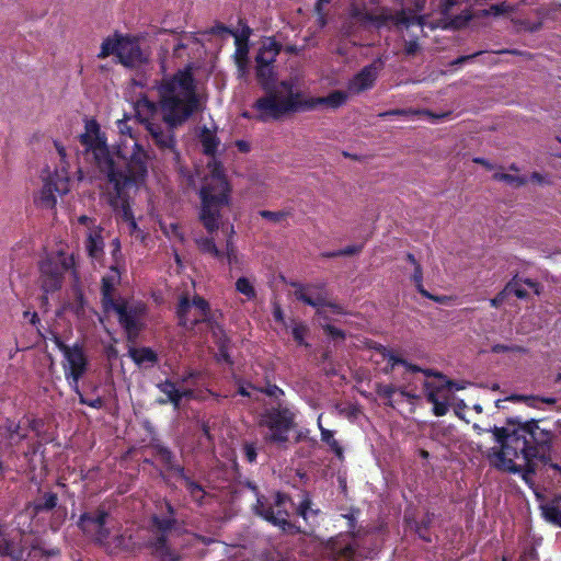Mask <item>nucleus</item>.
<instances>
[{
  "label": "nucleus",
  "instance_id": "42",
  "mask_svg": "<svg viewBox=\"0 0 561 561\" xmlns=\"http://www.w3.org/2000/svg\"><path fill=\"white\" fill-rule=\"evenodd\" d=\"M129 355L137 365H141L144 363H150L151 365H154L158 362L157 353L147 346L131 348L129 351Z\"/></svg>",
  "mask_w": 561,
  "mask_h": 561
},
{
  "label": "nucleus",
  "instance_id": "53",
  "mask_svg": "<svg viewBox=\"0 0 561 561\" xmlns=\"http://www.w3.org/2000/svg\"><path fill=\"white\" fill-rule=\"evenodd\" d=\"M308 331H309V329L304 322L295 323V325L291 329V334H293L295 342L298 345L306 346V347L309 346V344L305 340Z\"/></svg>",
  "mask_w": 561,
  "mask_h": 561
},
{
  "label": "nucleus",
  "instance_id": "17",
  "mask_svg": "<svg viewBox=\"0 0 561 561\" xmlns=\"http://www.w3.org/2000/svg\"><path fill=\"white\" fill-rule=\"evenodd\" d=\"M27 433L23 428L22 421L15 422L7 417L0 424V448H12L26 439Z\"/></svg>",
  "mask_w": 561,
  "mask_h": 561
},
{
  "label": "nucleus",
  "instance_id": "58",
  "mask_svg": "<svg viewBox=\"0 0 561 561\" xmlns=\"http://www.w3.org/2000/svg\"><path fill=\"white\" fill-rule=\"evenodd\" d=\"M311 500L309 496H306L299 504L297 508V513L299 516H301L304 519H308L309 514L311 515H318L319 510H313L311 507Z\"/></svg>",
  "mask_w": 561,
  "mask_h": 561
},
{
  "label": "nucleus",
  "instance_id": "21",
  "mask_svg": "<svg viewBox=\"0 0 561 561\" xmlns=\"http://www.w3.org/2000/svg\"><path fill=\"white\" fill-rule=\"evenodd\" d=\"M379 68L376 62L365 66L359 72H357L350 82L348 89L355 93H360L368 89H371L378 77Z\"/></svg>",
  "mask_w": 561,
  "mask_h": 561
},
{
  "label": "nucleus",
  "instance_id": "47",
  "mask_svg": "<svg viewBox=\"0 0 561 561\" xmlns=\"http://www.w3.org/2000/svg\"><path fill=\"white\" fill-rule=\"evenodd\" d=\"M515 11V7L514 5H511L508 4L507 2H500V3H495V4H491L488 9H483L481 11V15L482 16H500V15H505V14H508V13H512Z\"/></svg>",
  "mask_w": 561,
  "mask_h": 561
},
{
  "label": "nucleus",
  "instance_id": "12",
  "mask_svg": "<svg viewBox=\"0 0 561 561\" xmlns=\"http://www.w3.org/2000/svg\"><path fill=\"white\" fill-rule=\"evenodd\" d=\"M256 111L254 119L266 123L268 121H277L283 117L288 111L293 110L289 102H283L279 99L276 90L265 91V95L259 98L252 105Z\"/></svg>",
  "mask_w": 561,
  "mask_h": 561
},
{
  "label": "nucleus",
  "instance_id": "4",
  "mask_svg": "<svg viewBox=\"0 0 561 561\" xmlns=\"http://www.w3.org/2000/svg\"><path fill=\"white\" fill-rule=\"evenodd\" d=\"M201 206L198 219L208 233L216 232L222 225V210L230 206L231 185L225 174L221 162L214 168L198 191Z\"/></svg>",
  "mask_w": 561,
  "mask_h": 561
},
{
  "label": "nucleus",
  "instance_id": "60",
  "mask_svg": "<svg viewBox=\"0 0 561 561\" xmlns=\"http://www.w3.org/2000/svg\"><path fill=\"white\" fill-rule=\"evenodd\" d=\"M242 453H243V456H244V459L249 462V463H254L256 462V458H257V448H256V445L255 443H249V442H245L242 446Z\"/></svg>",
  "mask_w": 561,
  "mask_h": 561
},
{
  "label": "nucleus",
  "instance_id": "61",
  "mask_svg": "<svg viewBox=\"0 0 561 561\" xmlns=\"http://www.w3.org/2000/svg\"><path fill=\"white\" fill-rule=\"evenodd\" d=\"M192 306H194L198 310L201 317L209 313V310H210L209 302L204 297H202L199 295H195L193 297Z\"/></svg>",
  "mask_w": 561,
  "mask_h": 561
},
{
  "label": "nucleus",
  "instance_id": "35",
  "mask_svg": "<svg viewBox=\"0 0 561 561\" xmlns=\"http://www.w3.org/2000/svg\"><path fill=\"white\" fill-rule=\"evenodd\" d=\"M180 479L184 482L186 491L188 492L192 501L199 506L204 505L205 497L208 495V493L205 491L203 485L188 477L186 471L180 477Z\"/></svg>",
  "mask_w": 561,
  "mask_h": 561
},
{
  "label": "nucleus",
  "instance_id": "29",
  "mask_svg": "<svg viewBox=\"0 0 561 561\" xmlns=\"http://www.w3.org/2000/svg\"><path fill=\"white\" fill-rule=\"evenodd\" d=\"M125 35L115 32L112 36H107L101 44L100 53L98 54L99 59H105L111 55L118 57L121 46L123 44Z\"/></svg>",
  "mask_w": 561,
  "mask_h": 561
},
{
  "label": "nucleus",
  "instance_id": "50",
  "mask_svg": "<svg viewBox=\"0 0 561 561\" xmlns=\"http://www.w3.org/2000/svg\"><path fill=\"white\" fill-rule=\"evenodd\" d=\"M356 548L352 543L333 550V561H355Z\"/></svg>",
  "mask_w": 561,
  "mask_h": 561
},
{
  "label": "nucleus",
  "instance_id": "11",
  "mask_svg": "<svg viewBox=\"0 0 561 561\" xmlns=\"http://www.w3.org/2000/svg\"><path fill=\"white\" fill-rule=\"evenodd\" d=\"M289 496L282 492H276L273 504L267 503L263 495H257L256 503L253 506L255 515L261 516L266 522L283 529L289 526V514L285 508V504L289 501Z\"/></svg>",
  "mask_w": 561,
  "mask_h": 561
},
{
  "label": "nucleus",
  "instance_id": "44",
  "mask_svg": "<svg viewBox=\"0 0 561 561\" xmlns=\"http://www.w3.org/2000/svg\"><path fill=\"white\" fill-rule=\"evenodd\" d=\"M196 245L198 250L204 254H209L218 260H221L224 257V252L220 251L216 243L214 238L211 237H201L195 240Z\"/></svg>",
  "mask_w": 561,
  "mask_h": 561
},
{
  "label": "nucleus",
  "instance_id": "32",
  "mask_svg": "<svg viewBox=\"0 0 561 561\" xmlns=\"http://www.w3.org/2000/svg\"><path fill=\"white\" fill-rule=\"evenodd\" d=\"M283 102H289L291 104L293 110L288 111V113L314 110V98L306 99L301 92L294 90H290V93L283 98Z\"/></svg>",
  "mask_w": 561,
  "mask_h": 561
},
{
  "label": "nucleus",
  "instance_id": "22",
  "mask_svg": "<svg viewBox=\"0 0 561 561\" xmlns=\"http://www.w3.org/2000/svg\"><path fill=\"white\" fill-rule=\"evenodd\" d=\"M151 449L153 450L154 456L164 466L167 471L173 472L178 478L184 474V466L176 462L175 455L169 447L157 443L151 444Z\"/></svg>",
  "mask_w": 561,
  "mask_h": 561
},
{
  "label": "nucleus",
  "instance_id": "55",
  "mask_svg": "<svg viewBox=\"0 0 561 561\" xmlns=\"http://www.w3.org/2000/svg\"><path fill=\"white\" fill-rule=\"evenodd\" d=\"M249 386L255 389L256 391L264 393L271 398L280 399L282 397L285 396L284 390L275 383L267 382L265 387H254L251 383H249Z\"/></svg>",
  "mask_w": 561,
  "mask_h": 561
},
{
  "label": "nucleus",
  "instance_id": "34",
  "mask_svg": "<svg viewBox=\"0 0 561 561\" xmlns=\"http://www.w3.org/2000/svg\"><path fill=\"white\" fill-rule=\"evenodd\" d=\"M160 392L164 393L167 398H159L157 402L159 404L171 403L174 409L180 408V396L179 389L175 387V382L170 379H165L157 385Z\"/></svg>",
  "mask_w": 561,
  "mask_h": 561
},
{
  "label": "nucleus",
  "instance_id": "14",
  "mask_svg": "<svg viewBox=\"0 0 561 561\" xmlns=\"http://www.w3.org/2000/svg\"><path fill=\"white\" fill-rule=\"evenodd\" d=\"M64 364L65 378L73 392H79V381L88 370V356L84 348L79 343L72 345V350L65 356Z\"/></svg>",
  "mask_w": 561,
  "mask_h": 561
},
{
  "label": "nucleus",
  "instance_id": "49",
  "mask_svg": "<svg viewBox=\"0 0 561 561\" xmlns=\"http://www.w3.org/2000/svg\"><path fill=\"white\" fill-rule=\"evenodd\" d=\"M433 514H426V516L420 522L415 524V533L425 542H432V537L428 533L430 527L432 525Z\"/></svg>",
  "mask_w": 561,
  "mask_h": 561
},
{
  "label": "nucleus",
  "instance_id": "59",
  "mask_svg": "<svg viewBox=\"0 0 561 561\" xmlns=\"http://www.w3.org/2000/svg\"><path fill=\"white\" fill-rule=\"evenodd\" d=\"M491 352L494 354L501 353H526V348L520 345H506V344H494L491 347Z\"/></svg>",
  "mask_w": 561,
  "mask_h": 561
},
{
  "label": "nucleus",
  "instance_id": "16",
  "mask_svg": "<svg viewBox=\"0 0 561 561\" xmlns=\"http://www.w3.org/2000/svg\"><path fill=\"white\" fill-rule=\"evenodd\" d=\"M145 54L136 37L125 35L118 54V62L125 67L133 68L146 61Z\"/></svg>",
  "mask_w": 561,
  "mask_h": 561
},
{
  "label": "nucleus",
  "instance_id": "26",
  "mask_svg": "<svg viewBox=\"0 0 561 561\" xmlns=\"http://www.w3.org/2000/svg\"><path fill=\"white\" fill-rule=\"evenodd\" d=\"M282 50V44L278 43L275 38L271 37L260 47L256 56L255 64L268 66H274L276 61V57L279 55Z\"/></svg>",
  "mask_w": 561,
  "mask_h": 561
},
{
  "label": "nucleus",
  "instance_id": "38",
  "mask_svg": "<svg viewBox=\"0 0 561 561\" xmlns=\"http://www.w3.org/2000/svg\"><path fill=\"white\" fill-rule=\"evenodd\" d=\"M318 427L321 433V440L325 443L334 455L340 459H344V449L340 443L334 438V432L322 426L321 415L318 419Z\"/></svg>",
  "mask_w": 561,
  "mask_h": 561
},
{
  "label": "nucleus",
  "instance_id": "23",
  "mask_svg": "<svg viewBox=\"0 0 561 561\" xmlns=\"http://www.w3.org/2000/svg\"><path fill=\"white\" fill-rule=\"evenodd\" d=\"M112 271H114L116 274L103 276L101 280V305L105 313H110V308H113V306L117 302V299L114 298L113 293L116 283L119 280V273L116 267H112Z\"/></svg>",
  "mask_w": 561,
  "mask_h": 561
},
{
  "label": "nucleus",
  "instance_id": "25",
  "mask_svg": "<svg viewBox=\"0 0 561 561\" xmlns=\"http://www.w3.org/2000/svg\"><path fill=\"white\" fill-rule=\"evenodd\" d=\"M217 329L219 331V334L216 330H213L214 343L216 344L217 350H218L217 354L215 355V358L218 363L225 362L229 366H232L234 362L229 353L230 346H231V340L226 334V332L221 325H218Z\"/></svg>",
  "mask_w": 561,
  "mask_h": 561
},
{
  "label": "nucleus",
  "instance_id": "5",
  "mask_svg": "<svg viewBox=\"0 0 561 561\" xmlns=\"http://www.w3.org/2000/svg\"><path fill=\"white\" fill-rule=\"evenodd\" d=\"M84 129L85 131L80 135V142L85 147L87 151H92L100 171L107 175L119 170L121 168L110 153L106 137L101 133L99 123L95 119H89L85 122Z\"/></svg>",
  "mask_w": 561,
  "mask_h": 561
},
{
  "label": "nucleus",
  "instance_id": "3",
  "mask_svg": "<svg viewBox=\"0 0 561 561\" xmlns=\"http://www.w3.org/2000/svg\"><path fill=\"white\" fill-rule=\"evenodd\" d=\"M147 174L148 154L141 146L136 144L134 152L124 167L106 175L108 183L114 188V194L110 198V205L133 228H136L137 224L130 206L129 190L141 184Z\"/></svg>",
  "mask_w": 561,
  "mask_h": 561
},
{
  "label": "nucleus",
  "instance_id": "2",
  "mask_svg": "<svg viewBox=\"0 0 561 561\" xmlns=\"http://www.w3.org/2000/svg\"><path fill=\"white\" fill-rule=\"evenodd\" d=\"M162 119L171 129L182 126L198 111L199 100L190 68L163 78L157 85Z\"/></svg>",
  "mask_w": 561,
  "mask_h": 561
},
{
  "label": "nucleus",
  "instance_id": "37",
  "mask_svg": "<svg viewBox=\"0 0 561 561\" xmlns=\"http://www.w3.org/2000/svg\"><path fill=\"white\" fill-rule=\"evenodd\" d=\"M347 101V93L342 90H334L327 96L314 98V108L319 105H325L330 108H339Z\"/></svg>",
  "mask_w": 561,
  "mask_h": 561
},
{
  "label": "nucleus",
  "instance_id": "9",
  "mask_svg": "<svg viewBox=\"0 0 561 561\" xmlns=\"http://www.w3.org/2000/svg\"><path fill=\"white\" fill-rule=\"evenodd\" d=\"M148 311L147 305L142 301H131L119 297L117 302L110 308V312L117 314V320L128 339L138 336L142 329V320Z\"/></svg>",
  "mask_w": 561,
  "mask_h": 561
},
{
  "label": "nucleus",
  "instance_id": "20",
  "mask_svg": "<svg viewBox=\"0 0 561 561\" xmlns=\"http://www.w3.org/2000/svg\"><path fill=\"white\" fill-rule=\"evenodd\" d=\"M146 129L151 136L154 145L161 150H174L176 146V140L173 130L168 127V130H164L161 124L154 122H147Z\"/></svg>",
  "mask_w": 561,
  "mask_h": 561
},
{
  "label": "nucleus",
  "instance_id": "36",
  "mask_svg": "<svg viewBox=\"0 0 561 561\" xmlns=\"http://www.w3.org/2000/svg\"><path fill=\"white\" fill-rule=\"evenodd\" d=\"M199 141L203 147V153L208 157H215L220 145V140L217 135L208 129L207 127H203L199 134Z\"/></svg>",
  "mask_w": 561,
  "mask_h": 561
},
{
  "label": "nucleus",
  "instance_id": "64",
  "mask_svg": "<svg viewBox=\"0 0 561 561\" xmlns=\"http://www.w3.org/2000/svg\"><path fill=\"white\" fill-rule=\"evenodd\" d=\"M323 331L333 340H344L346 336L342 329H339L332 324L323 325Z\"/></svg>",
  "mask_w": 561,
  "mask_h": 561
},
{
  "label": "nucleus",
  "instance_id": "27",
  "mask_svg": "<svg viewBox=\"0 0 561 561\" xmlns=\"http://www.w3.org/2000/svg\"><path fill=\"white\" fill-rule=\"evenodd\" d=\"M98 545L110 554H117L122 551L128 552L133 549V537L127 534H118L112 539L108 537L105 542H99Z\"/></svg>",
  "mask_w": 561,
  "mask_h": 561
},
{
  "label": "nucleus",
  "instance_id": "51",
  "mask_svg": "<svg viewBox=\"0 0 561 561\" xmlns=\"http://www.w3.org/2000/svg\"><path fill=\"white\" fill-rule=\"evenodd\" d=\"M505 288L508 295L513 294L519 299L528 297L527 290L523 287L522 278L514 276L506 285Z\"/></svg>",
  "mask_w": 561,
  "mask_h": 561
},
{
  "label": "nucleus",
  "instance_id": "57",
  "mask_svg": "<svg viewBox=\"0 0 561 561\" xmlns=\"http://www.w3.org/2000/svg\"><path fill=\"white\" fill-rule=\"evenodd\" d=\"M398 391V388L393 385H378L376 392L379 397L387 399V405L393 408L392 396Z\"/></svg>",
  "mask_w": 561,
  "mask_h": 561
},
{
  "label": "nucleus",
  "instance_id": "24",
  "mask_svg": "<svg viewBox=\"0 0 561 561\" xmlns=\"http://www.w3.org/2000/svg\"><path fill=\"white\" fill-rule=\"evenodd\" d=\"M102 233V227H91L84 243L88 255L95 261H100L104 255V239Z\"/></svg>",
  "mask_w": 561,
  "mask_h": 561
},
{
  "label": "nucleus",
  "instance_id": "28",
  "mask_svg": "<svg viewBox=\"0 0 561 561\" xmlns=\"http://www.w3.org/2000/svg\"><path fill=\"white\" fill-rule=\"evenodd\" d=\"M234 62L237 66L238 78L243 79L249 71V46L247 38L242 41L239 36L236 38Z\"/></svg>",
  "mask_w": 561,
  "mask_h": 561
},
{
  "label": "nucleus",
  "instance_id": "48",
  "mask_svg": "<svg viewBox=\"0 0 561 561\" xmlns=\"http://www.w3.org/2000/svg\"><path fill=\"white\" fill-rule=\"evenodd\" d=\"M236 290L247 297L248 300L256 298V290L251 280L244 276L239 277L236 282Z\"/></svg>",
  "mask_w": 561,
  "mask_h": 561
},
{
  "label": "nucleus",
  "instance_id": "8",
  "mask_svg": "<svg viewBox=\"0 0 561 561\" xmlns=\"http://www.w3.org/2000/svg\"><path fill=\"white\" fill-rule=\"evenodd\" d=\"M351 16L363 24H371L377 28L382 26H387L389 24L396 26H405L409 27L411 25L419 24L421 25V18L414 14H407L404 10L397 11L396 13H391L388 11H381L379 14H374L368 12L365 8H360L358 5H352L350 11Z\"/></svg>",
  "mask_w": 561,
  "mask_h": 561
},
{
  "label": "nucleus",
  "instance_id": "52",
  "mask_svg": "<svg viewBox=\"0 0 561 561\" xmlns=\"http://www.w3.org/2000/svg\"><path fill=\"white\" fill-rule=\"evenodd\" d=\"M362 245H347L337 251L323 252L321 255L327 259L337 257V256H351L362 252Z\"/></svg>",
  "mask_w": 561,
  "mask_h": 561
},
{
  "label": "nucleus",
  "instance_id": "33",
  "mask_svg": "<svg viewBox=\"0 0 561 561\" xmlns=\"http://www.w3.org/2000/svg\"><path fill=\"white\" fill-rule=\"evenodd\" d=\"M158 106L159 103L157 104L149 100L148 96L142 95L135 103L136 116L146 125L147 122H151L150 118L156 115Z\"/></svg>",
  "mask_w": 561,
  "mask_h": 561
},
{
  "label": "nucleus",
  "instance_id": "45",
  "mask_svg": "<svg viewBox=\"0 0 561 561\" xmlns=\"http://www.w3.org/2000/svg\"><path fill=\"white\" fill-rule=\"evenodd\" d=\"M376 350L382 355L385 359L388 360L386 367L383 368L385 373L388 374L394 369L397 365L407 364V360L398 355H396L392 351L388 350L383 345H379Z\"/></svg>",
  "mask_w": 561,
  "mask_h": 561
},
{
  "label": "nucleus",
  "instance_id": "39",
  "mask_svg": "<svg viewBox=\"0 0 561 561\" xmlns=\"http://www.w3.org/2000/svg\"><path fill=\"white\" fill-rule=\"evenodd\" d=\"M234 234L233 226L230 227V234L226 242V250L224 252V257L221 260H226L230 268H239L242 267V260L239 257L237 247L232 241V236Z\"/></svg>",
  "mask_w": 561,
  "mask_h": 561
},
{
  "label": "nucleus",
  "instance_id": "19",
  "mask_svg": "<svg viewBox=\"0 0 561 561\" xmlns=\"http://www.w3.org/2000/svg\"><path fill=\"white\" fill-rule=\"evenodd\" d=\"M151 556L159 561H181L182 556L171 547L169 539L162 536H154L146 542Z\"/></svg>",
  "mask_w": 561,
  "mask_h": 561
},
{
  "label": "nucleus",
  "instance_id": "56",
  "mask_svg": "<svg viewBox=\"0 0 561 561\" xmlns=\"http://www.w3.org/2000/svg\"><path fill=\"white\" fill-rule=\"evenodd\" d=\"M201 323H206L211 329V331L216 330L219 333V331L217 329V327L219 324L215 320L211 309L209 310V313H207L206 316H202L201 318H195V319L191 320L190 328L194 329L195 327H197Z\"/></svg>",
  "mask_w": 561,
  "mask_h": 561
},
{
  "label": "nucleus",
  "instance_id": "46",
  "mask_svg": "<svg viewBox=\"0 0 561 561\" xmlns=\"http://www.w3.org/2000/svg\"><path fill=\"white\" fill-rule=\"evenodd\" d=\"M192 307V301L186 294L182 295L176 306V316L179 318V324L182 327H190V320L187 318L188 311Z\"/></svg>",
  "mask_w": 561,
  "mask_h": 561
},
{
  "label": "nucleus",
  "instance_id": "54",
  "mask_svg": "<svg viewBox=\"0 0 561 561\" xmlns=\"http://www.w3.org/2000/svg\"><path fill=\"white\" fill-rule=\"evenodd\" d=\"M259 215L266 220H270L273 222H279L280 220L290 217L293 215V210L291 209H286V210L284 209V210H279V211L260 210Z\"/></svg>",
  "mask_w": 561,
  "mask_h": 561
},
{
  "label": "nucleus",
  "instance_id": "40",
  "mask_svg": "<svg viewBox=\"0 0 561 561\" xmlns=\"http://www.w3.org/2000/svg\"><path fill=\"white\" fill-rule=\"evenodd\" d=\"M425 389L427 390L426 400L433 404V413L436 416H444L447 414L449 407L445 401H439L437 397V391L440 390V387L436 389H431L432 383L426 381L424 383Z\"/></svg>",
  "mask_w": 561,
  "mask_h": 561
},
{
  "label": "nucleus",
  "instance_id": "1",
  "mask_svg": "<svg viewBox=\"0 0 561 561\" xmlns=\"http://www.w3.org/2000/svg\"><path fill=\"white\" fill-rule=\"evenodd\" d=\"M506 424L512 428L494 426L491 430L500 445L489 455L492 465L510 473H535L534 460L550 449L554 437L552 430L540 426L538 420L524 421L520 416L508 417Z\"/></svg>",
  "mask_w": 561,
  "mask_h": 561
},
{
  "label": "nucleus",
  "instance_id": "7",
  "mask_svg": "<svg viewBox=\"0 0 561 561\" xmlns=\"http://www.w3.org/2000/svg\"><path fill=\"white\" fill-rule=\"evenodd\" d=\"M72 265V256L64 252L47 255L39 263L41 288L44 294H53L62 286L64 276Z\"/></svg>",
  "mask_w": 561,
  "mask_h": 561
},
{
  "label": "nucleus",
  "instance_id": "63",
  "mask_svg": "<svg viewBox=\"0 0 561 561\" xmlns=\"http://www.w3.org/2000/svg\"><path fill=\"white\" fill-rule=\"evenodd\" d=\"M79 397L80 404L88 405L93 409H101L104 405V401L101 397H98L95 399H87L82 392L79 390V392H76Z\"/></svg>",
  "mask_w": 561,
  "mask_h": 561
},
{
  "label": "nucleus",
  "instance_id": "43",
  "mask_svg": "<svg viewBox=\"0 0 561 561\" xmlns=\"http://www.w3.org/2000/svg\"><path fill=\"white\" fill-rule=\"evenodd\" d=\"M0 556L9 557L11 561H20L23 558V549L12 540H0Z\"/></svg>",
  "mask_w": 561,
  "mask_h": 561
},
{
  "label": "nucleus",
  "instance_id": "6",
  "mask_svg": "<svg viewBox=\"0 0 561 561\" xmlns=\"http://www.w3.org/2000/svg\"><path fill=\"white\" fill-rule=\"evenodd\" d=\"M295 413L287 407H272L262 414L260 425L270 430L265 440L270 444L286 445L288 434L295 427Z\"/></svg>",
  "mask_w": 561,
  "mask_h": 561
},
{
  "label": "nucleus",
  "instance_id": "15",
  "mask_svg": "<svg viewBox=\"0 0 561 561\" xmlns=\"http://www.w3.org/2000/svg\"><path fill=\"white\" fill-rule=\"evenodd\" d=\"M70 190L69 179L67 176H50L43 185L39 196L42 207L53 209L56 206L57 199L55 193L65 195Z\"/></svg>",
  "mask_w": 561,
  "mask_h": 561
},
{
  "label": "nucleus",
  "instance_id": "41",
  "mask_svg": "<svg viewBox=\"0 0 561 561\" xmlns=\"http://www.w3.org/2000/svg\"><path fill=\"white\" fill-rule=\"evenodd\" d=\"M58 504V495L55 492H45L33 502L35 514L53 511Z\"/></svg>",
  "mask_w": 561,
  "mask_h": 561
},
{
  "label": "nucleus",
  "instance_id": "13",
  "mask_svg": "<svg viewBox=\"0 0 561 561\" xmlns=\"http://www.w3.org/2000/svg\"><path fill=\"white\" fill-rule=\"evenodd\" d=\"M291 287L295 288L294 295L295 298L308 306L318 308L317 313H321V307H328L335 314H346V311L339 304L328 301L325 296L323 295V285H304L300 283H291Z\"/></svg>",
  "mask_w": 561,
  "mask_h": 561
},
{
  "label": "nucleus",
  "instance_id": "10",
  "mask_svg": "<svg viewBox=\"0 0 561 561\" xmlns=\"http://www.w3.org/2000/svg\"><path fill=\"white\" fill-rule=\"evenodd\" d=\"M108 517V508L101 504L92 512H83L76 525L83 535L90 537L98 545L99 542H105L111 535L110 528L106 526Z\"/></svg>",
  "mask_w": 561,
  "mask_h": 561
},
{
  "label": "nucleus",
  "instance_id": "62",
  "mask_svg": "<svg viewBox=\"0 0 561 561\" xmlns=\"http://www.w3.org/2000/svg\"><path fill=\"white\" fill-rule=\"evenodd\" d=\"M156 36L158 41H160V49L158 55L162 57V60H164L167 56H170V53L172 50L171 37L160 35Z\"/></svg>",
  "mask_w": 561,
  "mask_h": 561
},
{
  "label": "nucleus",
  "instance_id": "18",
  "mask_svg": "<svg viewBox=\"0 0 561 561\" xmlns=\"http://www.w3.org/2000/svg\"><path fill=\"white\" fill-rule=\"evenodd\" d=\"M174 506L165 501V515L153 514L150 517V531L156 536H162L169 539V534L174 529L178 519Z\"/></svg>",
  "mask_w": 561,
  "mask_h": 561
},
{
  "label": "nucleus",
  "instance_id": "30",
  "mask_svg": "<svg viewBox=\"0 0 561 561\" xmlns=\"http://www.w3.org/2000/svg\"><path fill=\"white\" fill-rule=\"evenodd\" d=\"M154 34L160 35V36L171 37V42H172L171 56H173V57L183 56L184 50H186V48H187V44L184 43V41H183V37L187 35L186 32H184V31L176 32L174 30L159 28Z\"/></svg>",
  "mask_w": 561,
  "mask_h": 561
},
{
  "label": "nucleus",
  "instance_id": "31",
  "mask_svg": "<svg viewBox=\"0 0 561 561\" xmlns=\"http://www.w3.org/2000/svg\"><path fill=\"white\" fill-rule=\"evenodd\" d=\"M255 76H256V80H257L259 85L264 91L276 90L275 89L276 72L274 70V66H272V65L263 66V65H257L256 64V66H255Z\"/></svg>",
  "mask_w": 561,
  "mask_h": 561
}]
</instances>
